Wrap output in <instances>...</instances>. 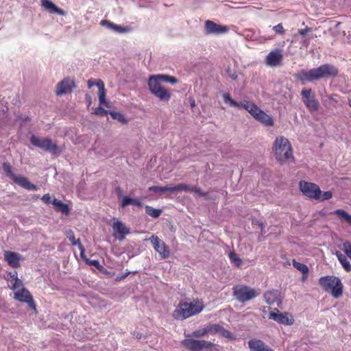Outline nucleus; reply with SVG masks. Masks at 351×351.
<instances>
[{"label":"nucleus","instance_id":"1","mask_svg":"<svg viewBox=\"0 0 351 351\" xmlns=\"http://www.w3.org/2000/svg\"><path fill=\"white\" fill-rule=\"evenodd\" d=\"M162 82L175 84L178 80L174 76L165 74L153 75L149 77L148 86L151 93L161 101L168 102L171 97V93L162 86Z\"/></svg>","mask_w":351,"mask_h":351},{"label":"nucleus","instance_id":"2","mask_svg":"<svg viewBox=\"0 0 351 351\" xmlns=\"http://www.w3.org/2000/svg\"><path fill=\"white\" fill-rule=\"evenodd\" d=\"M204 306L202 299L185 298L179 302L172 313V317L176 320H184L199 314Z\"/></svg>","mask_w":351,"mask_h":351},{"label":"nucleus","instance_id":"3","mask_svg":"<svg viewBox=\"0 0 351 351\" xmlns=\"http://www.w3.org/2000/svg\"><path fill=\"white\" fill-rule=\"evenodd\" d=\"M273 151L276 159L281 164L292 161L294 158L291 144L283 136L276 138L273 145Z\"/></svg>","mask_w":351,"mask_h":351},{"label":"nucleus","instance_id":"4","mask_svg":"<svg viewBox=\"0 0 351 351\" xmlns=\"http://www.w3.org/2000/svg\"><path fill=\"white\" fill-rule=\"evenodd\" d=\"M319 285L326 292H330L335 298H340L343 294V284L336 276H326L318 280Z\"/></svg>","mask_w":351,"mask_h":351},{"label":"nucleus","instance_id":"5","mask_svg":"<svg viewBox=\"0 0 351 351\" xmlns=\"http://www.w3.org/2000/svg\"><path fill=\"white\" fill-rule=\"evenodd\" d=\"M182 345L190 351H217V345L206 340L186 339Z\"/></svg>","mask_w":351,"mask_h":351},{"label":"nucleus","instance_id":"6","mask_svg":"<svg viewBox=\"0 0 351 351\" xmlns=\"http://www.w3.org/2000/svg\"><path fill=\"white\" fill-rule=\"evenodd\" d=\"M223 99L226 104H229L232 107L246 110L254 119L261 110L256 104L252 101L245 100L243 102L238 103L232 99L230 94L227 93L223 94Z\"/></svg>","mask_w":351,"mask_h":351},{"label":"nucleus","instance_id":"7","mask_svg":"<svg viewBox=\"0 0 351 351\" xmlns=\"http://www.w3.org/2000/svg\"><path fill=\"white\" fill-rule=\"evenodd\" d=\"M3 171L17 184L21 187L30 190L36 191L37 186L32 184L27 178L22 176H16L13 173L12 167L8 162H4L2 165Z\"/></svg>","mask_w":351,"mask_h":351},{"label":"nucleus","instance_id":"8","mask_svg":"<svg viewBox=\"0 0 351 351\" xmlns=\"http://www.w3.org/2000/svg\"><path fill=\"white\" fill-rule=\"evenodd\" d=\"M30 142L34 146L45 152H49L53 154H60L62 152L56 143L53 142L51 138H39L35 135H32L30 138Z\"/></svg>","mask_w":351,"mask_h":351},{"label":"nucleus","instance_id":"9","mask_svg":"<svg viewBox=\"0 0 351 351\" xmlns=\"http://www.w3.org/2000/svg\"><path fill=\"white\" fill-rule=\"evenodd\" d=\"M232 290L234 296L241 302L249 301L258 295L254 289L244 285H235Z\"/></svg>","mask_w":351,"mask_h":351},{"label":"nucleus","instance_id":"10","mask_svg":"<svg viewBox=\"0 0 351 351\" xmlns=\"http://www.w3.org/2000/svg\"><path fill=\"white\" fill-rule=\"evenodd\" d=\"M299 186L300 191L305 196L315 200L319 198L321 190L316 184L302 180L300 182Z\"/></svg>","mask_w":351,"mask_h":351},{"label":"nucleus","instance_id":"11","mask_svg":"<svg viewBox=\"0 0 351 351\" xmlns=\"http://www.w3.org/2000/svg\"><path fill=\"white\" fill-rule=\"evenodd\" d=\"M14 298L21 302L28 304L29 306L36 311V304L32 295L27 289L22 287L21 289L14 291Z\"/></svg>","mask_w":351,"mask_h":351},{"label":"nucleus","instance_id":"12","mask_svg":"<svg viewBox=\"0 0 351 351\" xmlns=\"http://www.w3.org/2000/svg\"><path fill=\"white\" fill-rule=\"evenodd\" d=\"M149 240L151 241L154 249L160 254L162 258H167L170 256V250L165 244L158 236L152 235Z\"/></svg>","mask_w":351,"mask_h":351},{"label":"nucleus","instance_id":"13","mask_svg":"<svg viewBox=\"0 0 351 351\" xmlns=\"http://www.w3.org/2000/svg\"><path fill=\"white\" fill-rule=\"evenodd\" d=\"M303 101L308 109L311 112H315L319 108V102L315 99V96L312 95L311 88H304L301 92Z\"/></svg>","mask_w":351,"mask_h":351},{"label":"nucleus","instance_id":"14","mask_svg":"<svg viewBox=\"0 0 351 351\" xmlns=\"http://www.w3.org/2000/svg\"><path fill=\"white\" fill-rule=\"evenodd\" d=\"M317 80L322 77H336L338 75V69L330 64H322L315 68Z\"/></svg>","mask_w":351,"mask_h":351},{"label":"nucleus","instance_id":"15","mask_svg":"<svg viewBox=\"0 0 351 351\" xmlns=\"http://www.w3.org/2000/svg\"><path fill=\"white\" fill-rule=\"evenodd\" d=\"M76 86L73 80L66 77L56 85V94L60 96L64 94L71 93Z\"/></svg>","mask_w":351,"mask_h":351},{"label":"nucleus","instance_id":"16","mask_svg":"<svg viewBox=\"0 0 351 351\" xmlns=\"http://www.w3.org/2000/svg\"><path fill=\"white\" fill-rule=\"evenodd\" d=\"M276 310L277 311L276 313L273 311L269 313V319H271L278 324L287 326H291L293 324L294 319L290 313L287 312L279 313L277 308H276Z\"/></svg>","mask_w":351,"mask_h":351},{"label":"nucleus","instance_id":"17","mask_svg":"<svg viewBox=\"0 0 351 351\" xmlns=\"http://www.w3.org/2000/svg\"><path fill=\"white\" fill-rule=\"evenodd\" d=\"M4 259L8 265L12 268L21 267V261L24 260L23 255L18 252L5 250L3 252Z\"/></svg>","mask_w":351,"mask_h":351},{"label":"nucleus","instance_id":"18","mask_svg":"<svg viewBox=\"0 0 351 351\" xmlns=\"http://www.w3.org/2000/svg\"><path fill=\"white\" fill-rule=\"evenodd\" d=\"M295 78L300 81L302 84L306 82L317 80L315 68L310 70L302 69L295 75Z\"/></svg>","mask_w":351,"mask_h":351},{"label":"nucleus","instance_id":"19","mask_svg":"<svg viewBox=\"0 0 351 351\" xmlns=\"http://www.w3.org/2000/svg\"><path fill=\"white\" fill-rule=\"evenodd\" d=\"M112 227L114 231V236L119 241H123L125 236L130 232V229L119 220H117L114 222Z\"/></svg>","mask_w":351,"mask_h":351},{"label":"nucleus","instance_id":"20","mask_svg":"<svg viewBox=\"0 0 351 351\" xmlns=\"http://www.w3.org/2000/svg\"><path fill=\"white\" fill-rule=\"evenodd\" d=\"M205 30L206 34H220L226 33L228 31V28L226 26L218 25L212 21L207 20L205 22Z\"/></svg>","mask_w":351,"mask_h":351},{"label":"nucleus","instance_id":"21","mask_svg":"<svg viewBox=\"0 0 351 351\" xmlns=\"http://www.w3.org/2000/svg\"><path fill=\"white\" fill-rule=\"evenodd\" d=\"M264 298L269 305L276 304L278 306L282 304V297L278 290L268 291L264 293Z\"/></svg>","mask_w":351,"mask_h":351},{"label":"nucleus","instance_id":"22","mask_svg":"<svg viewBox=\"0 0 351 351\" xmlns=\"http://www.w3.org/2000/svg\"><path fill=\"white\" fill-rule=\"evenodd\" d=\"M282 54L278 49L270 51L266 57V62L271 66H275L281 64L282 61Z\"/></svg>","mask_w":351,"mask_h":351},{"label":"nucleus","instance_id":"23","mask_svg":"<svg viewBox=\"0 0 351 351\" xmlns=\"http://www.w3.org/2000/svg\"><path fill=\"white\" fill-rule=\"evenodd\" d=\"M248 347L251 351H274L262 340L252 339L248 341Z\"/></svg>","mask_w":351,"mask_h":351},{"label":"nucleus","instance_id":"24","mask_svg":"<svg viewBox=\"0 0 351 351\" xmlns=\"http://www.w3.org/2000/svg\"><path fill=\"white\" fill-rule=\"evenodd\" d=\"M99 88V101L100 105L108 106V102L106 99V88L104 82L101 80H98L95 83Z\"/></svg>","mask_w":351,"mask_h":351},{"label":"nucleus","instance_id":"25","mask_svg":"<svg viewBox=\"0 0 351 351\" xmlns=\"http://www.w3.org/2000/svg\"><path fill=\"white\" fill-rule=\"evenodd\" d=\"M255 119L265 126H273L274 125V119L271 116L265 113L263 110H261L256 117H255Z\"/></svg>","mask_w":351,"mask_h":351},{"label":"nucleus","instance_id":"26","mask_svg":"<svg viewBox=\"0 0 351 351\" xmlns=\"http://www.w3.org/2000/svg\"><path fill=\"white\" fill-rule=\"evenodd\" d=\"M52 204L56 211L61 212L65 215H68L70 213L71 208L67 204H64L62 201L56 198H53Z\"/></svg>","mask_w":351,"mask_h":351},{"label":"nucleus","instance_id":"27","mask_svg":"<svg viewBox=\"0 0 351 351\" xmlns=\"http://www.w3.org/2000/svg\"><path fill=\"white\" fill-rule=\"evenodd\" d=\"M293 266L302 273V281L304 282L308 276V267L304 263L296 261L295 259L293 260Z\"/></svg>","mask_w":351,"mask_h":351},{"label":"nucleus","instance_id":"28","mask_svg":"<svg viewBox=\"0 0 351 351\" xmlns=\"http://www.w3.org/2000/svg\"><path fill=\"white\" fill-rule=\"evenodd\" d=\"M173 192L178 191H187V192H195L198 194L200 193V188L197 186H191L186 184H179L173 186Z\"/></svg>","mask_w":351,"mask_h":351},{"label":"nucleus","instance_id":"29","mask_svg":"<svg viewBox=\"0 0 351 351\" xmlns=\"http://www.w3.org/2000/svg\"><path fill=\"white\" fill-rule=\"evenodd\" d=\"M41 5L46 10H48L51 13H58V14L63 13V11L61 9L58 8L56 5H55V4H53L49 0H42Z\"/></svg>","mask_w":351,"mask_h":351},{"label":"nucleus","instance_id":"30","mask_svg":"<svg viewBox=\"0 0 351 351\" xmlns=\"http://www.w3.org/2000/svg\"><path fill=\"white\" fill-rule=\"evenodd\" d=\"M335 254L343 269L348 272L350 271L351 264L346 256L340 252H337Z\"/></svg>","mask_w":351,"mask_h":351},{"label":"nucleus","instance_id":"31","mask_svg":"<svg viewBox=\"0 0 351 351\" xmlns=\"http://www.w3.org/2000/svg\"><path fill=\"white\" fill-rule=\"evenodd\" d=\"M341 219L345 221L348 225L351 226V215L343 209H337L334 211Z\"/></svg>","mask_w":351,"mask_h":351},{"label":"nucleus","instance_id":"32","mask_svg":"<svg viewBox=\"0 0 351 351\" xmlns=\"http://www.w3.org/2000/svg\"><path fill=\"white\" fill-rule=\"evenodd\" d=\"M66 236L69 239V240L71 241L73 245H78V247L81 250V256H82V257H83V255L84 253V247L82 246L81 242L80 241V240H77V241L75 240L73 232H67Z\"/></svg>","mask_w":351,"mask_h":351},{"label":"nucleus","instance_id":"33","mask_svg":"<svg viewBox=\"0 0 351 351\" xmlns=\"http://www.w3.org/2000/svg\"><path fill=\"white\" fill-rule=\"evenodd\" d=\"M146 213L154 218H158L162 213L160 209L154 208L150 206H145Z\"/></svg>","mask_w":351,"mask_h":351},{"label":"nucleus","instance_id":"34","mask_svg":"<svg viewBox=\"0 0 351 351\" xmlns=\"http://www.w3.org/2000/svg\"><path fill=\"white\" fill-rule=\"evenodd\" d=\"M109 114H110L113 119L117 120L122 124H126L128 123V120L125 119L124 115L120 112L110 110V112H109Z\"/></svg>","mask_w":351,"mask_h":351},{"label":"nucleus","instance_id":"35","mask_svg":"<svg viewBox=\"0 0 351 351\" xmlns=\"http://www.w3.org/2000/svg\"><path fill=\"white\" fill-rule=\"evenodd\" d=\"M149 191L156 192V193H157V192L164 193V192H167V191L173 192V186H150L149 188Z\"/></svg>","mask_w":351,"mask_h":351},{"label":"nucleus","instance_id":"36","mask_svg":"<svg viewBox=\"0 0 351 351\" xmlns=\"http://www.w3.org/2000/svg\"><path fill=\"white\" fill-rule=\"evenodd\" d=\"M221 337L228 339L234 340L235 339L234 335L229 330L225 329L223 326H220L219 331L218 332Z\"/></svg>","mask_w":351,"mask_h":351},{"label":"nucleus","instance_id":"37","mask_svg":"<svg viewBox=\"0 0 351 351\" xmlns=\"http://www.w3.org/2000/svg\"><path fill=\"white\" fill-rule=\"evenodd\" d=\"M230 261L237 266L239 267L242 264V260L238 256V255L232 252L229 254Z\"/></svg>","mask_w":351,"mask_h":351},{"label":"nucleus","instance_id":"38","mask_svg":"<svg viewBox=\"0 0 351 351\" xmlns=\"http://www.w3.org/2000/svg\"><path fill=\"white\" fill-rule=\"evenodd\" d=\"M208 334L206 326L202 328L195 330L192 333V336L195 338H200L204 337Z\"/></svg>","mask_w":351,"mask_h":351},{"label":"nucleus","instance_id":"39","mask_svg":"<svg viewBox=\"0 0 351 351\" xmlns=\"http://www.w3.org/2000/svg\"><path fill=\"white\" fill-rule=\"evenodd\" d=\"M332 193L331 191H328L322 192L321 191L320 195H319V198H317V200L319 202H323L324 200L330 199V198H332Z\"/></svg>","mask_w":351,"mask_h":351},{"label":"nucleus","instance_id":"40","mask_svg":"<svg viewBox=\"0 0 351 351\" xmlns=\"http://www.w3.org/2000/svg\"><path fill=\"white\" fill-rule=\"evenodd\" d=\"M221 325L217 324H209L206 326L208 334H216L218 333L220 329Z\"/></svg>","mask_w":351,"mask_h":351},{"label":"nucleus","instance_id":"41","mask_svg":"<svg viewBox=\"0 0 351 351\" xmlns=\"http://www.w3.org/2000/svg\"><path fill=\"white\" fill-rule=\"evenodd\" d=\"M109 112H110V110H105L102 107L99 106L95 108L92 114L97 116H104L109 114Z\"/></svg>","mask_w":351,"mask_h":351},{"label":"nucleus","instance_id":"42","mask_svg":"<svg viewBox=\"0 0 351 351\" xmlns=\"http://www.w3.org/2000/svg\"><path fill=\"white\" fill-rule=\"evenodd\" d=\"M343 249L346 254L351 259V243L349 241L344 242Z\"/></svg>","mask_w":351,"mask_h":351},{"label":"nucleus","instance_id":"43","mask_svg":"<svg viewBox=\"0 0 351 351\" xmlns=\"http://www.w3.org/2000/svg\"><path fill=\"white\" fill-rule=\"evenodd\" d=\"M198 195L203 197L206 200H215L217 199V195H210L208 193L203 192L201 189L200 193H198Z\"/></svg>","mask_w":351,"mask_h":351},{"label":"nucleus","instance_id":"44","mask_svg":"<svg viewBox=\"0 0 351 351\" xmlns=\"http://www.w3.org/2000/svg\"><path fill=\"white\" fill-rule=\"evenodd\" d=\"M22 287H23V282L19 278H16L14 280V282L13 283L11 289L16 291H17V289H19V288L21 289Z\"/></svg>","mask_w":351,"mask_h":351},{"label":"nucleus","instance_id":"45","mask_svg":"<svg viewBox=\"0 0 351 351\" xmlns=\"http://www.w3.org/2000/svg\"><path fill=\"white\" fill-rule=\"evenodd\" d=\"M133 198L129 197H124L121 202V206L125 208L127 206L132 204Z\"/></svg>","mask_w":351,"mask_h":351},{"label":"nucleus","instance_id":"46","mask_svg":"<svg viewBox=\"0 0 351 351\" xmlns=\"http://www.w3.org/2000/svg\"><path fill=\"white\" fill-rule=\"evenodd\" d=\"M112 30L117 32L119 33H124L129 30L128 27H122L114 23Z\"/></svg>","mask_w":351,"mask_h":351},{"label":"nucleus","instance_id":"47","mask_svg":"<svg viewBox=\"0 0 351 351\" xmlns=\"http://www.w3.org/2000/svg\"><path fill=\"white\" fill-rule=\"evenodd\" d=\"M273 29L278 34H283L285 33L284 27L282 23H279L273 27Z\"/></svg>","mask_w":351,"mask_h":351},{"label":"nucleus","instance_id":"48","mask_svg":"<svg viewBox=\"0 0 351 351\" xmlns=\"http://www.w3.org/2000/svg\"><path fill=\"white\" fill-rule=\"evenodd\" d=\"M42 201L45 203L46 204H52L53 199H51V197L49 193L45 194L41 197Z\"/></svg>","mask_w":351,"mask_h":351},{"label":"nucleus","instance_id":"49","mask_svg":"<svg viewBox=\"0 0 351 351\" xmlns=\"http://www.w3.org/2000/svg\"><path fill=\"white\" fill-rule=\"evenodd\" d=\"M100 25L111 29H113L114 26V23L112 22L107 20H101L100 22Z\"/></svg>","mask_w":351,"mask_h":351},{"label":"nucleus","instance_id":"50","mask_svg":"<svg viewBox=\"0 0 351 351\" xmlns=\"http://www.w3.org/2000/svg\"><path fill=\"white\" fill-rule=\"evenodd\" d=\"M86 263L90 265H93V266L97 267V269H100L102 267V266L100 265L98 260H90V261L86 260Z\"/></svg>","mask_w":351,"mask_h":351},{"label":"nucleus","instance_id":"51","mask_svg":"<svg viewBox=\"0 0 351 351\" xmlns=\"http://www.w3.org/2000/svg\"><path fill=\"white\" fill-rule=\"evenodd\" d=\"M311 31V28L310 27H306L304 29H299L298 30V33L301 35V36H304L307 32H309Z\"/></svg>","mask_w":351,"mask_h":351},{"label":"nucleus","instance_id":"52","mask_svg":"<svg viewBox=\"0 0 351 351\" xmlns=\"http://www.w3.org/2000/svg\"><path fill=\"white\" fill-rule=\"evenodd\" d=\"M8 274L10 276V278H12L14 280H15L16 278H19L17 271H10Z\"/></svg>","mask_w":351,"mask_h":351},{"label":"nucleus","instance_id":"53","mask_svg":"<svg viewBox=\"0 0 351 351\" xmlns=\"http://www.w3.org/2000/svg\"><path fill=\"white\" fill-rule=\"evenodd\" d=\"M132 204L138 206V207H141L142 206L141 201L138 199H136V198H133Z\"/></svg>","mask_w":351,"mask_h":351},{"label":"nucleus","instance_id":"54","mask_svg":"<svg viewBox=\"0 0 351 351\" xmlns=\"http://www.w3.org/2000/svg\"><path fill=\"white\" fill-rule=\"evenodd\" d=\"M85 99H86V101L88 104V106H90L92 104V97L88 95V94H86V97H85Z\"/></svg>","mask_w":351,"mask_h":351},{"label":"nucleus","instance_id":"55","mask_svg":"<svg viewBox=\"0 0 351 351\" xmlns=\"http://www.w3.org/2000/svg\"><path fill=\"white\" fill-rule=\"evenodd\" d=\"M95 83L96 82L93 81L92 79L88 80L87 82L88 88H91L93 86L96 85Z\"/></svg>","mask_w":351,"mask_h":351},{"label":"nucleus","instance_id":"56","mask_svg":"<svg viewBox=\"0 0 351 351\" xmlns=\"http://www.w3.org/2000/svg\"><path fill=\"white\" fill-rule=\"evenodd\" d=\"M258 226H260V228L261 229V234H265V232H263V229H264L263 223L262 222H259Z\"/></svg>","mask_w":351,"mask_h":351},{"label":"nucleus","instance_id":"57","mask_svg":"<svg viewBox=\"0 0 351 351\" xmlns=\"http://www.w3.org/2000/svg\"><path fill=\"white\" fill-rule=\"evenodd\" d=\"M190 106L191 108H194L195 106V99H193L190 100Z\"/></svg>","mask_w":351,"mask_h":351},{"label":"nucleus","instance_id":"58","mask_svg":"<svg viewBox=\"0 0 351 351\" xmlns=\"http://www.w3.org/2000/svg\"><path fill=\"white\" fill-rule=\"evenodd\" d=\"M128 275H129V272H128V273H127V274H125L124 275H123L122 276H121V277L119 278V279H120V280L124 279V278H125Z\"/></svg>","mask_w":351,"mask_h":351},{"label":"nucleus","instance_id":"59","mask_svg":"<svg viewBox=\"0 0 351 351\" xmlns=\"http://www.w3.org/2000/svg\"><path fill=\"white\" fill-rule=\"evenodd\" d=\"M237 77V75H235V74H233V75H231V78L233 79V80H236Z\"/></svg>","mask_w":351,"mask_h":351}]
</instances>
